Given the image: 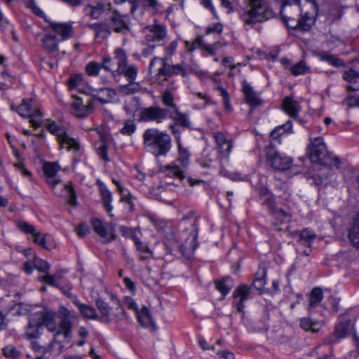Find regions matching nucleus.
I'll use <instances>...</instances> for the list:
<instances>
[{
	"instance_id": "9d476101",
	"label": "nucleus",
	"mask_w": 359,
	"mask_h": 359,
	"mask_svg": "<svg viewBox=\"0 0 359 359\" xmlns=\"http://www.w3.org/2000/svg\"><path fill=\"white\" fill-rule=\"evenodd\" d=\"M31 103L32 100H25L17 108L12 106L11 109L22 117L29 118L31 126L38 128L41 126V113L37 109H32Z\"/></svg>"
},
{
	"instance_id": "58836bf2",
	"label": "nucleus",
	"mask_w": 359,
	"mask_h": 359,
	"mask_svg": "<svg viewBox=\"0 0 359 359\" xmlns=\"http://www.w3.org/2000/svg\"><path fill=\"white\" fill-rule=\"evenodd\" d=\"M84 13L93 19H98L104 12V5L97 4L96 6L88 5L84 8Z\"/></svg>"
},
{
	"instance_id": "c9c22d12",
	"label": "nucleus",
	"mask_w": 359,
	"mask_h": 359,
	"mask_svg": "<svg viewBox=\"0 0 359 359\" xmlns=\"http://www.w3.org/2000/svg\"><path fill=\"white\" fill-rule=\"evenodd\" d=\"M32 346L35 353L36 359H50L51 349L41 346L38 342L33 341Z\"/></svg>"
},
{
	"instance_id": "7c9ffc66",
	"label": "nucleus",
	"mask_w": 359,
	"mask_h": 359,
	"mask_svg": "<svg viewBox=\"0 0 359 359\" xmlns=\"http://www.w3.org/2000/svg\"><path fill=\"white\" fill-rule=\"evenodd\" d=\"M318 57L320 61L326 62L333 67H341L345 66V62L343 60L328 52H322L318 55Z\"/></svg>"
},
{
	"instance_id": "e2e57ef3",
	"label": "nucleus",
	"mask_w": 359,
	"mask_h": 359,
	"mask_svg": "<svg viewBox=\"0 0 359 359\" xmlns=\"http://www.w3.org/2000/svg\"><path fill=\"white\" fill-rule=\"evenodd\" d=\"M34 266L38 271L46 273L50 268V264L46 261L39 258H36Z\"/></svg>"
},
{
	"instance_id": "a878e982",
	"label": "nucleus",
	"mask_w": 359,
	"mask_h": 359,
	"mask_svg": "<svg viewBox=\"0 0 359 359\" xmlns=\"http://www.w3.org/2000/svg\"><path fill=\"white\" fill-rule=\"evenodd\" d=\"M87 27L95 32V38L106 39L110 34V27L104 22L87 24Z\"/></svg>"
},
{
	"instance_id": "f704fd0d",
	"label": "nucleus",
	"mask_w": 359,
	"mask_h": 359,
	"mask_svg": "<svg viewBox=\"0 0 359 359\" xmlns=\"http://www.w3.org/2000/svg\"><path fill=\"white\" fill-rule=\"evenodd\" d=\"M100 194L102 198V201L103 206L104 207L107 212L110 214V215L112 217L113 215L111 214L113 206L111 205L112 202V193L105 187H102L100 189Z\"/></svg>"
},
{
	"instance_id": "aec40b11",
	"label": "nucleus",
	"mask_w": 359,
	"mask_h": 359,
	"mask_svg": "<svg viewBox=\"0 0 359 359\" xmlns=\"http://www.w3.org/2000/svg\"><path fill=\"white\" fill-rule=\"evenodd\" d=\"M49 27L57 33L62 40H67L73 36L72 22H56L53 21H48Z\"/></svg>"
},
{
	"instance_id": "6e6d98bb",
	"label": "nucleus",
	"mask_w": 359,
	"mask_h": 359,
	"mask_svg": "<svg viewBox=\"0 0 359 359\" xmlns=\"http://www.w3.org/2000/svg\"><path fill=\"white\" fill-rule=\"evenodd\" d=\"M343 79L348 83H358L359 81V72L350 68L344 72Z\"/></svg>"
},
{
	"instance_id": "7ed1b4c3",
	"label": "nucleus",
	"mask_w": 359,
	"mask_h": 359,
	"mask_svg": "<svg viewBox=\"0 0 359 359\" xmlns=\"http://www.w3.org/2000/svg\"><path fill=\"white\" fill-rule=\"evenodd\" d=\"M246 3L248 8L240 16L245 26L252 27L255 24L266 21L274 15L265 0H246Z\"/></svg>"
},
{
	"instance_id": "ddd939ff",
	"label": "nucleus",
	"mask_w": 359,
	"mask_h": 359,
	"mask_svg": "<svg viewBox=\"0 0 359 359\" xmlns=\"http://www.w3.org/2000/svg\"><path fill=\"white\" fill-rule=\"evenodd\" d=\"M32 315L37 319V322L41 327L44 325L50 332L56 330V313L54 311L44 309L39 312L32 313Z\"/></svg>"
},
{
	"instance_id": "bb28decb",
	"label": "nucleus",
	"mask_w": 359,
	"mask_h": 359,
	"mask_svg": "<svg viewBox=\"0 0 359 359\" xmlns=\"http://www.w3.org/2000/svg\"><path fill=\"white\" fill-rule=\"evenodd\" d=\"M41 327L37 322V319L32 314L29 318V323L26 327L25 336L28 339H36L41 334Z\"/></svg>"
},
{
	"instance_id": "c03bdc74",
	"label": "nucleus",
	"mask_w": 359,
	"mask_h": 359,
	"mask_svg": "<svg viewBox=\"0 0 359 359\" xmlns=\"http://www.w3.org/2000/svg\"><path fill=\"white\" fill-rule=\"evenodd\" d=\"M316 233L310 229H305L300 233L299 242L304 245L310 247L314 239Z\"/></svg>"
},
{
	"instance_id": "37998d69",
	"label": "nucleus",
	"mask_w": 359,
	"mask_h": 359,
	"mask_svg": "<svg viewBox=\"0 0 359 359\" xmlns=\"http://www.w3.org/2000/svg\"><path fill=\"white\" fill-rule=\"evenodd\" d=\"M142 89V86L138 82L131 81L128 84L120 87V93L123 95H130L140 92Z\"/></svg>"
},
{
	"instance_id": "4be33fe9",
	"label": "nucleus",
	"mask_w": 359,
	"mask_h": 359,
	"mask_svg": "<svg viewBox=\"0 0 359 359\" xmlns=\"http://www.w3.org/2000/svg\"><path fill=\"white\" fill-rule=\"evenodd\" d=\"M112 28L116 32H123L128 30L129 18L126 15L115 11L111 18Z\"/></svg>"
},
{
	"instance_id": "9b49d317",
	"label": "nucleus",
	"mask_w": 359,
	"mask_h": 359,
	"mask_svg": "<svg viewBox=\"0 0 359 359\" xmlns=\"http://www.w3.org/2000/svg\"><path fill=\"white\" fill-rule=\"evenodd\" d=\"M58 318L60 319L59 327L55 336L62 334L65 337L70 336L72 330V321L75 319V316L72 311L64 306H60L57 311Z\"/></svg>"
},
{
	"instance_id": "2eb2a0df",
	"label": "nucleus",
	"mask_w": 359,
	"mask_h": 359,
	"mask_svg": "<svg viewBox=\"0 0 359 359\" xmlns=\"http://www.w3.org/2000/svg\"><path fill=\"white\" fill-rule=\"evenodd\" d=\"M94 109V102L88 100L84 104L81 98L75 99L71 104L72 114L81 118L88 116Z\"/></svg>"
},
{
	"instance_id": "c756f323",
	"label": "nucleus",
	"mask_w": 359,
	"mask_h": 359,
	"mask_svg": "<svg viewBox=\"0 0 359 359\" xmlns=\"http://www.w3.org/2000/svg\"><path fill=\"white\" fill-rule=\"evenodd\" d=\"M58 39L53 34H46L42 39L43 48L49 53L55 54L58 50Z\"/></svg>"
},
{
	"instance_id": "ea45409f",
	"label": "nucleus",
	"mask_w": 359,
	"mask_h": 359,
	"mask_svg": "<svg viewBox=\"0 0 359 359\" xmlns=\"http://www.w3.org/2000/svg\"><path fill=\"white\" fill-rule=\"evenodd\" d=\"M348 236L353 245L359 248V213L354 221L353 226L349 231Z\"/></svg>"
},
{
	"instance_id": "4c0bfd02",
	"label": "nucleus",
	"mask_w": 359,
	"mask_h": 359,
	"mask_svg": "<svg viewBox=\"0 0 359 359\" xmlns=\"http://www.w3.org/2000/svg\"><path fill=\"white\" fill-rule=\"evenodd\" d=\"M76 305L83 318L86 319H97L98 318L96 310L93 307L80 302H76Z\"/></svg>"
},
{
	"instance_id": "6ab92c4d",
	"label": "nucleus",
	"mask_w": 359,
	"mask_h": 359,
	"mask_svg": "<svg viewBox=\"0 0 359 359\" xmlns=\"http://www.w3.org/2000/svg\"><path fill=\"white\" fill-rule=\"evenodd\" d=\"M212 137L216 142L220 154L223 156H229L233 147L231 141L228 140L224 134L219 131L212 133Z\"/></svg>"
},
{
	"instance_id": "603ef678",
	"label": "nucleus",
	"mask_w": 359,
	"mask_h": 359,
	"mask_svg": "<svg viewBox=\"0 0 359 359\" xmlns=\"http://www.w3.org/2000/svg\"><path fill=\"white\" fill-rule=\"evenodd\" d=\"M3 354L10 359H19L20 357V351L13 345L8 344L2 348Z\"/></svg>"
},
{
	"instance_id": "393cba45",
	"label": "nucleus",
	"mask_w": 359,
	"mask_h": 359,
	"mask_svg": "<svg viewBox=\"0 0 359 359\" xmlns=\"http://www.w3.org/2000/svg\"><path fill=\"white\" fill-rule=\"evenodd\" d=\"M139 323L144 327H151L156 329V324L151 318L149 310L147 307L143 306L141 310L136 313Z\"/></svg>"
},
{
	"instance_id": "a211bd4d",
	"label": "nucleus",
	"mask_w": 359,
	"mask_h": 359,
	"mask_svg": "<svg viewBox=\"0 0 359 359\" xmlns=\"http://www.w3.org/2000/svg\"><path fill=\"white\" fill-rule=\"evenodd\" d=\"M91 224L95 232L102 239L103 243H109L116 239V235L114 233V230H110L109 233L108 234L107 228L101 220L94 219L91 221Z\"/></svg>"
},
{
	"instance_id": "20e7f679",
	"label": "nucleus",
	"mask_w": 359,
	"mask_h": 359,
	"mask_svg": "<svg viewBox=\"0 0 359 359\" xmlns=\"http://www.w3.org/2000/svg\"><path fill=\"white\" fill-rule=\"evenodd\" d=\"M307 152L313 163H318L330 168H338L339 165V159L327 152L323 138L321 137L311 139Z\"/></svg>"
},
{
	"instance_id": "473e14b6",
	"label": "nucleus",
	"mask_w": 359,
	"mask_h": 359,
	"mask_svg": "<svg viewBox=\"0 0 359 359\" xmlns=\"http://www.w3.org/2000/svg\"><path fill=\"white\" fill-rule=\"evenodd\" d=\"M300 327L305 331H311V332H318L322 327L320 321L312 320L309 318H302L299 320Z\"/></svg>"
},
{
	"instance_id": "0eeeda50",
	"label": "nucleus",
	"mask_w": 359,
	"mask_h": 359,
	"mask_svg": "<svg viewBox=\"0 0 359 359\" xmlns=\"http://www.w3.org/2000/svg\"><path fill=\"white\" fill-rule=\"evenodd\" d=\"M48 130L57 137L61 149H67L74 152L79 149L80 144L77 140L67 134L64 126L55 122H51L46 126Z\"/></svg>"
},
{
	"instance_id": "f03ea898",
	"label": "nucleus",
	"mask_w": 359,
	"mask_h": 359,
	"mask_svg": "<svg viewBox=\"0 0 359 359\" xmlns=\"http://www.w3.org/2000/svg\"><path fill=\"white\" fill-rule=\"evenodd\" d=\"M60 166L57 163H47L44 165L43 170L46 176L47 183L51 187L56 195L67 198L71 205H76V196L72 184H62L61 180L56 176Z\"/></svg>"
},
{
	"instance_id": "423d86ee",
	"label": "nucleus",
	"mask_w": 359,
	"mask_h": 359,
	"mask_svg": "<svg viewBox=\"0 0 359 359\" xmlns=\"http://www.w3.org/2000/svg\"><path fill=\"white\" fill-rule=\"evenodd\" d=\"M169 60L161 59L159 57H154L149 64L150 74L155 73L158 78L161 76L170 78L175 75H181L182 77L187 76V71L181 65H172Z\"/></svg>"
},
{
	"instance_id": "864d4df0",
	"label": "nucleus",
	"mask_w": 359,
	"mask_h": 359,
	"mask_svg": "<svg viewBox=\"0 0 359 359\" xmlns=\"http://www.w3.org/2000/svg\"><path fill=\"white\" fill-rule=\"evenodd\" d=\"M111 300L116 304V308L113 313V316L116 320H123L126 319V314L121 307V302L114 295H111Z\"/></svg>"
},
{
	"instance_id": "a18cd8bd",
	"label": "nucleus",
	"mask_w": 359,
	"mask_h": 359,
	"mask_svg": "<svg viewBox=\"0 0 359 359\" xmlns=\"http://www.w3.org/2000/svg\"><path fill=\"white\" fill-rule=\"evenodd\" d=\"M290 72L294 76H299L311 72V68L304 60H301L290 67Z\"/></svg>"
},
{
	"instance_id": "3c124183",
	"label": "nucleus",
	"mask_w": 359,
	"mask_h": 359,
	"mask_svg": "<svg viewBox=\"0 0 359 359\" xmlns=\"http://www.w3.org/2000/svg\"><path fill=\"white\" fill-rule=\"evenodd\" d=\"M41 280L55 287L60 288L67 296L70 297L72 293L69 292V290H65L63 288L60 287V285L57 283V280L55 279V276H53L49 273H46L45 276H42Z\"/></svg>"
},
{
	"instance_id": "c85d7f7f",
	"label": "nucleus",
	"mask_w": 359,
	"mask_h": 359,
	"mask_svg": "<svg viewBox=\"0 0 359 359\" xmlns=\"http://www.w3.org/2000/svg\"><path fill=\"white\" fill-rule=\"evenodd\" d=\"M138 74V69L134 65H127L122 69L116 70L113 72L114 78L116 79L117 76L123 75L128 82L135 81Z\"/></svg>"
},
{
	"instance_id": "4468645a",
	"label": "nucleus",
	"mask_w": 359,
	"mask_h": 359,
	"mask_svg": "<svg viewBox=\"0 0 359 359\" xmlns=\"http://www.w3.org/2000/svg\"><path fill=\"white\" fill-rule=\"evenodd\" d=\"M168 110L158 107L144 108L140 112V118L144 121L161 122L168 116Z\"/></svg>"
},
{
	"instance_id": "338daca9",
	"label": "nucleus",
	"mask_w": 359,
	"mask_h": 359,
	"mask_svg": "<svg viewBox=\"0 0 359 359\" xmlns=\"http://www.w3.org/2000/svg\"><path fill=\"white\" fill-rule=\"evenodd\" d=\"M137 104V100L135 98H132L128 102L126 103L123 109L128 114H131L136 111Z\"/></svg>"
},
{
	"instance_id": "f8f14e48",
	"label": "nucleus",
	"mask_w": 359,
	"mask_h": 359,
	"mask_svg": "<svg viewBox=\"0 0 359 359\" xmlns=\"http://www.w3.org/2000/svg\"><path fill=\"white\" fill-rule=\"evenodd\" d=\"M266 159L270 165L276 170H286L292 165L290 157L276 151L273 147H267Z\"/></svg>"
},
{
	"instance_id": "f3484780",
	"label": "nucleus",
	"mask_w": 359,
	"mask_h": 359,
	"mask_svg": "<svg viewBox=\"0 0 359 359\" xmlns=\"http://www.w3.org/2000/svg\"><path fill=\"white\" fill-rule=\"evenodd\" d=\"M164 81L169 83V86L162 93V102L165 107H169L171 111L177 110L179 107L175 103L173 94V92L177 88L175 81L170 79H165Z\"/></svg>"
},
{
	"instance_id": "8fccbe9b",
	"label": "nucleus",
	"mask_w": 359,
	"mask_h": 359,
	"mask_svg": "<svg viewBox=\"0 0 359 359\" xmlns=\"http://www.w3.org/2000/svg\"><path fill=\"white\" fill-rule=\"evenodd\" d=\"M215 286L218 291H219L222 295L226 296L231 290V280L229 278H224L221 280L215 281Z\"/></svg>"
},
{
	"instance_id": "b1692460",
	"label": "nucleus",
	"mask_w": 359,
	"mask_h": 359,
	"mask_svg": "<svg viewBox=\"0 0 359 359\" xmlns=\"http://www.w3.org/2000/svg\"><path fill=\"white\" fill-rule=\"evenodd\" d=\"M243 92L245 95L246 102L252 107L262 104V100L254 91L253 88L246 81L243 82Z\"/></svg>"
},
{
	"instance_id": "39448f33",
	"label": "nucleus",
	"mask_w": 359,
	"mask_h": 359,
	"mask_svg": "<svg viewBox=\"0 0 359 359\" xmlns=\"http://www.w3.org/2000/svg\"><path fill=\"white\" fill-rule=\"evenodd\" d=\"M178 147V158L170 163L161 168V171L167 176L176 177L182 181L185 178V172L189 163V154L182 147L180 142V136L177 137Z\"/></svg>"
},
{
	"instance_id": "cd10ccee",
	"label": "nucleus",
	"mask_w": 359,
	"mask_h": 359,
	"mask_svg": "<svg viewBox=\"0 0 359 359\" xmlns=\"http://www.w3.org/2000/svg\"><path fill=\"white\" fill-rule=\"evenodd\" d=\"M283 109L290 117L295 118L299 111V105L297 101L290 97H286L283 102Z\"/></svg>"
},
{
	"instance_id": "5701e85b",
	"label": "nucleus",
	"mask_w": 359,
	"mask_h": 359,
	"mask_svg": "<svg viewBox=\"0 0 359 359\" xmlns=\"http://www.w3.org/2000/svg\"><path fill=\"white\" fill-rule=\"evenodd\" d=\"M116 92L112 88H104L95 89L93 91V96L101 103H108L116 97Z\"/></svg>"
},
{
	"instance_id": "4d7b16f0",
	"label": "nucleus",
	"mask_w": 359,
	"mask_h": 359,
	"mask_svg": "<svg viewBox=\"0 0 359 359\" xmlns=\"http://www.w3.org/2000/svg\"><path fill=\"white\" fill-rule=\"evenodd\" d=\"M112 182L116 186L117 189L121 196V201L126 202L128 204H130L131 206H133V204L131 201V197L128 194L127 190L123 187H122V185L121 184V183L118 181L114 179L112 180Z\"/></svg>"
},
{
	"instance_id": "bf43d9fd",
	"label": "nucleus",
	"mask_w": 359,
	"mask_h": 359,
	"mask_svg": "<svg viewBox=\"0 0 359 359\" xmlns=\"http://www.w3.org/2000/svg\"><path fill=\"white\" fill-rule=\"evenodd\" d=\"M178 43L177 41H172L164 48V57L161 59L170 60L172 55L175 53Z\"/></svg>"
},
{
	"instance_id": "680f3d73",
	"label": "nucleus",
	"mask_w": 359,
	"mask_h": 359,
	"mask_svg": "<svg viewBox=\"0 0 359 359\" xmlns=\"http://www.w3.org/2000/svg\"><path fill=\"white\" fill-rule=\"evenodd\" d=\"M102 69V65L96 62H90L86 66V73L89 76H97L100 69Z\"/></svg>"
},
{
	"instance_id": "f257e3e1",
	"label": "nucleus",
	"mask_w": 359,
	"mask_h": 359,
	"mask_svg": "<svg viewBox=\"0 0 359 359\" xmlns=\"http://www.w3.org/2000/svg\"><path fill=\"white\" fill-rule=\"evenodd\" d=\"M143 143L146 150L156 157L165 156L172 147L170 136L156 128H149L144 131Z\"/></svg>"
},
{
	"instance_id": "0e129e2a",
	"label": "nucleus",
	"mask_w": 359,
	"mask_h": 359,
	"mask_svg": "<svg viewBox=\"0 0 359 359\" xmlns=\"http://www.w3.org/2000/svg\"><path fill=\"white\" fill-rule=\"evenodd\" d=\"M223 31V25L221 23H212L205 28V34H221Z\"/></svg>"
},
{
	"instance_id": "412c9836",
	"label": "nucleus",
	"mask_w": 359,
	"mask_h": 359,
	"mask_svg": "<svg viewBox=\"0 0 359 359\" xmlns=\"http://www.w3.org/2000/svg\"><path fill=\"white\" fill-rule=\"evenodd\" d=\"M349 323L348 322H341L335 326L333 334H330L325 340V343L333 344L339 342L341 339L348 335Z\"/></svg>"
},
{
	"instance_id": "72a5a7b5",
	"label": "nucleus",
	"mask_w": 359,
	"mask_h": 359,
	"mask_svg": "<svg viewBox=\"0 0 359 359\" xmlns=\"http://www.w3.org/2000/svg\"><path fill=\"white\" fill-rule=\"evenodd\" d=\"M259 195L262 204L266 206L269 210L276 205L273 194L266 188H260Z\"/></svg>"
},
{
	"instance_id": "49530a36",
	"label": "nucleus",
	"mask_w": 359,
	"mask_h": 359,
	"mask_svg": "<svg viewBox=\"0 0 359 359\" xmlns=\"http://www.w3.org/2000/svg\"><path fill=\"white\" fill-rule=\"evenodd\" d=\"M95 304L102 315V318H103L104 320L109 322L110 320L109 313L111 308L108 303L104 302L102 299L98 298L95 302Z\"/></svg>"
},
{
	"instance_id": "dca6fc26",
	"label": "nucleus",
	"mask_w": 359,
	"mask_h": 359,
	"mask_svg": "<svg viewBox=\"0 0 359 359\" xmlns=\"http://www.w3.org/2000/svg\"><path fill=\"white\" fill-rule=\"evenodd\" d=\"M251 293V287L247 285H241L233 292L234 305L239 313H243L245 306L244 302L248 300Z\"/></svg>"
},
{
	"instance_id": "052dcab7",
	"label": "nucleus",
	"mask_w": 359,
	"mask_h": 359,
	"mask_svg": "<svg viewBox=\"0 0 359 359\" xmlns=\"http://www.w3.org/2000/svg\"><path fill=\"white\" fill-rule=\"evenodd\" d=\"M136 130V125L133 120H127L124 123L123 127L120 132L125 135H131Z\"/></svg>"
},
{
	"instance_id": "2f4dec72",
	"label": "nucleus",
	"mask_w": 359,
	"mask_h": 359,
	"mask_svg": "<svg viewBox=\"0 0 359 359\" xmlns=\"http://www.w3.org/2000/svg\"><path fill=\"white\" fill-rule=\"evenodd\" d=\"M169 117L175 121V123L184 128H189L191 126V121L186 114L181 113L179 108L175 111H170Z\"/></svg>"
},
{
	"instance_id": "79ce46f5",
	"label": "nucleus",
	"mask_w": 359,
	"mask_h": 359,
	"mask_svg": "<svg viewBox=\"0 0 359 359\" xmlns=\"http://www.w3.org/2000/svg\"><path fill=\"white\" fill-rule=\"evenodd\" d=\"M114 55V59L118 65L116 70H123V68L128 65V57L126 51L123 48H118L115 49Z\"/></svg>"
},
{
	"instance_id": "13d9d810",
	"label": "nucleus",
	"mask_w": 359,
	"mask_h": 359,
	"mask_svg": "<svg viewBox=\"0 0 359 359\" xmlns=\"http://www.w3.org/2000/svg\"><path fill=\"white\" fill-rule=\"evenodd\" d=\"M83 76L81 74H75L68 80V87L69 89H79V88L83 85Z\"/></svg>"
},
{
	"instance_id": "5fc2aeb1",
	"label": "nucleus",
	"mask_w": 359,
	"mask_h": 359,
	"mask_svg": "<svg viewBox=\"0 0 359 359\" xmlns=\"http://www.w3.org/2000/svg\"><path fill=\"white\" fill-rule=\"evenodd\" d=\"M292 122L288 121L285 124L276 127L274 130H273L271 133V136L274 139L278 138L285 133L290 132L292 130Z\"/></svg>"
},
{
	"instance_id": "69168bd1",
	"label": "nucleus",
	"mask_w": 359,
	"mask_h": 359,
	"mask_svg": "<svg viewBox=\"0 0 359 359\" xmlns=\"http://www.w3.org/2000/svg\"><path fill=\"white\" fill-rule=\"evenodd\" d=\"M134 243H135V245L136 246L137 250L138 251H140V252H142L143 254H147L148 255H151V251L149 249V248L148 247V245L146 243H142L140 241V237L137 238V240H136L134 242Z\"/></svg>"
},
{
	"instance_id": "e433bc0d",
	"label": "nucleus",
	"mask_w": 359,
	"mask_h": 359,
	"mask_svg": "<svg viewBox=\"0 0 359 359\" xmlns=\"http://www.w3.org/2000/svg\"><path fill=\"white\" fill-rule=\"evenodd\" d=\"M270 213L273 218L279 223H285L290 219V215L283 210L282 208H278L276 205L269 210Z\"/></svg>"
},
{
	"instance_id": "774afa93",
	"label": "nucleus",
	"mask_w": 359,
	"mask_h": 359,
	"mask_svg": "<svg viewBox=\"0 0 359 359\" xmlns=\"http://www.w3.org/2000/svg\"><path fill=\"white\" fill-rule=\"evenodd\" d=\"M179 248L183 255L186 257H190L195 250V246L191 243L189 246L181 244L179 245Z\"/></svg>"
},
{
	"instance_id": "de8ad7c7",
	"label": "nucleus",
	"mask_w": 359,
	"mask_h": 359,
	"mask_svg": "<svg viewBox=\"0 0 359 359\" xmlns=\"http://www.w3.org/2000/svg\"><path fill=\"white\" fill-rule=\"evenodd\" d=\"M323 298V293L320 287H315L310 294L309 306L314 308L317 306Z\"/></svg>"
},
{
	"instance_id": "1a4fd4ad",
	"label": "nucleus",
	"mask_w": 359,
	"mask_h": 359,
	"mask_svg": "<svg viewBox=\"0 0 359 359\" xmlns=\"http://www.w3.org/2000/svg\"><path fill=\"white\" fill-rule=\"evenodd\" d=\"M144 42L155 48L166 39L168 29L166 26L161 22L154 21V24L147 25L144 28Z\"/></svg>"
},
{
	"instance_id": "09e8293b",
	"label": "nucleus",
	"mask_w": 359,
	"mask_h": 359,
	"mask_svg": "<svg viewBox=\"0 0 359 359\" xmlns=\"http://www.w3.org/2000/svg\"><path fill=\"white\" fill-rule=\"evenodd\" d=\"M107 137L104 135H100L101 144L97 148V153L100 158L104 161H109L108 157V147L107 145Z\"/></svg>"
},
{
	"instance_id": "6e6552de",
	"label": "nucleus",
	"mask_w": 359,
	"mask_h": 359,
	"mask_svg": "<svg viewBox=\"0 0 359 359\" xmlns=\"http://www.w3.org/2000/svg\"><path fill=\"white\" fill-rule=\"evenodd\" d=\"M17 226L23 233L30 235L35 244L48 250H50L55 248L53 238L49 233L37 231L33 225L25 221H18L17 222Z\"/></svg>"
},
{
	"instance_id": "a19ab883",
	"label": "nucleus",
	"mask_w": 359,
	"mask_h": 359,
	"mask_svg": "<svg viewBox=\"0 0 359 359\" xmlns=\"http://www.w3.org/2000/svg\"><path fill=\"white\" fill-rule=\"evenodd\" d=\"M121 235L126 238H130L135 242L141 235V231L139 228H131L121 226L119 228Z\"/></svg>"
}]
</instances>
